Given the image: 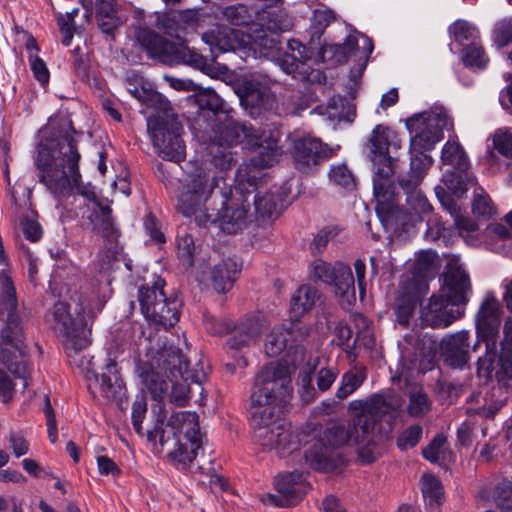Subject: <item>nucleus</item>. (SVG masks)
<instances>
[{"mask_svg":"<svg viewBox=\"0 0 512 512\" xmlns=\"http://www.w3.org/2000/svg\"><path fill=\"white\" fill-rule=\"evenodd\" d=\"M290 368L272 363L257 375L251 401V426L254 440L263 449L274 451L280 457L297 452L301 446L306 462L316 470L330 471L337 467L334 450L366 440L378 419L395 418L402 400L394 392L375 394L366 400H354L349 410L355 413L347 423L336 424L325 430L293 429L281 417L292 397Z\"/></svg>","mask_w":512,"mask_h":512,"instance_id":"nucleus-1","label":"nucleus"},{"mask_svg":"<svg viewBox=\"0 0 512 512\" xmlns=\"http://www.w3.org/2000/svg\"><path fill=\"white\" fill-rule=\"evenodd\" d=\"M289 29L288 22H282L275 15H268L265 24L254 23L249 28L217 26L202 35L211 52L239 51L241 58L266 57L274 59L278 54V41L274 34Z\"/></svg>","mask_w":512,"mask_h":512,"instance_id":"nucleus-2","label":"nucleus"},{"mask_svg":"<svg viewBox=\"0 0 512 512\" xmlns=\"http://www.w3.org/2000/svg\"><path fill=\"white\" fill-rule=\"evenodd\" d=\"M157 422L153 430L147 431L150 441L159 442L167 447L168 457L182 468L188 467L197 457L202 448V434L199 427V417L190 411L173 413L164 424L165 410L161 403L153 408Z\"/></svg>","mask_w":512,"mask_h":512,"instance_id":"nucleus-3","label":"nucleus"},{"mask_svg":"<svg viewBox=\"0 0 512 512\" xmlns=\"http://www.w3.org/2000/svg\"><path fill=\"white\" fill-rule=\"evenodd\" d=\"M470 281L459 259L453 258L442 278L440 295L432 296L421 310L425 326L445 328L464 314L462 306L468 301Z\"/></svg>","mask_w":512,"mask_h":512,"instance_id":"nucleus-4","label":"nucleus"},{"mask_svg":"<svg viewBox=\"0 0 512 512\" xmlns=\"http://www.w3.org/2000/svg\"><path fill=\"white\" fill-rule=\"evenodd\" d=\"M396 138L393 130L378 125L371 137V161L374 168L373 195L376 213L382 224L388 228L398 219L396 193L393 182L394 160L388 155L390 140Z\"/></svg>","mask_w":512,"mask_h":512,"instance_id":"nucleus-5","label":"nucleus"},{"mask_svg":"<svg viewBox=\"0 0 512 512\" xmlns=\"http://www.w3.org/2000/svg\"><path fill=\"white\" fill-rule=\"evenodd\" d=\"M225 137L228 142L227 145L222 142H213L208 146L211 163L221 171L229 169L235 161L230 150L232 144L242 143L248 148L259 149L250 163L243 164L250 166L251 174L258 171L261 176V169L273 165L280 156V150L275 139L267 140V138H263L255 129L246 124L227 126Z\"/></svg>","mask_w":512,"mask_h":512,"instance_id":"nucleus-6","label":"nucleus"},{"mask_svg":"<svg viewBox=\"0 0 512 512\" xmlns=\"http://www.w3.org/2000/svg\"><path fill=\"white\" fill-rule=\"evenodd\" d=\"M35 164L39 170L40 182L61 204L64 193V120L60 116L50 117L39 131Z\"/></svg>","mask_w":512,"mask_h":512,"instance_id":"nucleus-7","label":"nucleus"},{"mask_svg":"<svg viewBox=\"0 0 512 512\" xmlns=\"http://www.w3.org/2000/svg\"><path fill=\"white\" fill-rule=\"evenodd\" d=\"M260 179L258 171L251 174L250 166L241 165L235 178L231 197L224 203L218 217L221 230L234 234L243 230L251 221L254 213L251 210V193Z\"/></svg>","mask_w":512,"mask_h":512,"instance_id":"nucleus-8","label":"nucleus"},{"mask_svg":"<svg viewBox=\"0 0 512 512\" xmlns=\"http://www.w3.org/2000/svg\"><path fill=\"white\" fill-rule=\"evenodd\" d=\"M137 41L152 57H159L165 61L183 62L204 71L213 78L224 74L226 67L214 68L207 60L195 50L189 48L181 39L169 42L155 35L148 29H139L136 33Z\"/></svg>","mask_w":512,"mask_h":512,"instance_id":"nucleus-9","label":"nucleus"},{"mask_svg":"<svg viewBox=\"0 0 512 512\" xmlns=\"http://www.w3.org/2000/svg\"><path fill=\"white\" fill-rule=\"evenodd\" d=\"M447 113L443 109L425 111L406 120L410 134V151L432 150L442 139L443 131L452 128Z\"/></svg>","mask_w":512,"mask_h":512,"instance_id":"nucleus-10","label":"nucleus"},{"mask_svg":"<svg viewBox=\"0 0 512 512\" xmlns=\"http://www.w3.org/2000/svg\"><path fill=\"white\" fill-rule=\"evenodd\" d=\"M69 301L66 302V349L75 352L85 349L90 344L93 313L87 297L76 286L70 285Z\"/></svg>","mask_w":512,"mask_h":512,"instance_id":"nucleus-11","label":"nucleus"},{"mask_svg":"<svg viewBox=\"0 0 512 512\" xmlns=\"http://www.w3.org/2000/svg\"><path fill=\"white\" fill-rule=\"evenodd\" d=\"M462 172L463 171L446 173L443 177L444 186H437L435 188L436 195L441 205L450 213L461 235L464 232L471 233L478 230V225L473 220L462 215L460 207L451 197V195L457 198L462 197L466 193L468 186L474 184V179Z\"/></svg>","mask_w":512,"mask_h":512,"instance_id":"nucleus-12","label":"nucleus"},{"mask_svg":"<svg viewBox=\"0 0 512 512\" xmlns=\"http://www.w3.org/2000/svg\"><path fill=\"white\" fill-rule=\"evenodd\" d=\"M308 275L314 281L333 284L335 295L342 307L349 308L355 303L354 279L348 265L337 263L333 266L322 259H316L310 263Z\"/></svg>","mask_w":512,"mask_h":512,"instance_id":"nucleus-13","label":"nucleus"},{"mask_svg":"<svg viewBox=\"0 0 512 512\" xmlns=\"http://www.w3.org/2000/svg\"><path fill=\"white\" fill-rule=\"evenodd\" d=\"M147 127L159 156L170 161H180L185 147L180 139L181 124L174 118H148Z\"/></svg>","mask_w":512,"mask_h":512,"instance_id":"nucleus-14","label":"nucleus"},{"mask_svg":"<svg viewBox=\"0 0 512 512\" xmlns=\"http://www.w3.org/2000/svg\"><path fill=\"white\" fill-rule=\"evenodd\" d=\"M163 281L155 283L153 288H141L139 301L144 316L165 328L174 326L179 320V303L167 300L163 293Z\"/></svg>","mask_w":512,"mask_h":512,"instance_id":"nucleus-15","label":"nucleus"},{"mask_svg":"<svg viewBox=\"0 0 512 512\" xmlns=\"http://www.w3.org/2000/svg\"><path fill=\"white\" fill-rule=\"evenodd\" d=\"M218 180L208 173L191 174L181 182L178 194V210L187 217L201 212Z\"/></svg>","mask_w":512,"mask_h":512,"instance_id":"nucleus-16","label":"nucleus"},{"mask_svg":"<svg viewBox=\"0 0 512 512\" xmlns=\"http://www.w3.org/2000/svg\"><path fill=\"white\" fill-rule=\"evenodd\" d=\"M429 150L410 151V174L400 180L401 187L407 193V200L416 213H427L431 210L426 197L416 188L421 183L425 171L433 164V158L427 154Z\"/></svg>","mask_w":512,"mask_h":512,"instance_id":"nucleus-17","label":"nucleus"},{"mask_svg":"<svg viewBox=\"0 0 512 512\" xmlns=\"http://www.w3.org/2000/svg\"><path fill=\"white\" fill-rule=\"evenodd\" d=\"M157 353L159 354L158 361H162L164 365H168L172 368L171 373L174 378L177 377V374L181 375L183 378V382H173L170 401L178 406L185 405L190 398V392L186 382L190 379L194 383L201 384L205 380V374L203 372H196L187 374V376L184 377L181 373L183 364L182 354L178 348L163 346L157 350Z\"/></svg>","mask_w":512,"mask_h":512,"instance_id":"nucleus-18","label":"nucleus"},{"mask_svg":"<svg viewBox=\"0 0 512 512\" xmlns=\"http://www.w3.org/2000/svg\"><path fill=\"white\" fill-rule=\"evenodd\" d=\"M83 137L82 132H77L73 127L66 125V193L69 190L86 199H92V187L82 182L78 167L81 156L77 145Z\"/></svg>","mask_w":512,"mask_h":512,"instance_id":"nucleus-19","label":"nucleus"},{"mask_svg":"<svg viewBox=\"0 0 512 512\" xmlns=\"http://www.w3.org/2000/svg\"><path fill=\"white\" fill-rule=\"evenodd\" d=\"M280 497L268 494L266 502L275 506H289L298 501L308 490L303 475L298 472L279 474L274 481Z\"/></svg>","mask_w":512,"mask_h":512,"instance_id":"nucleus-20","label":"nucleus"},{"mask_svg":"<svg viewBox=\"0 0 512 512\" xmlns=\"http://www.w3.org/2000/svg\"><path fill=\"white\" fill-rule=\"evenodd\" d=\"M240 271V265L234 258H227L220 262L203 267L199 280L211 286L217 293H225L233 286L234 276Z\"/></svg>","mask_w":512,"mask_h":512,"instance_id":"nucleus-21","label":"nucleus"},{"mask_svg":"<svg viewBox=\"0 0 512 512\" xmlns=\"http://www.w3.org/2000/svg\"><path fill=\"white\" fill-rule=\"evenodd\" d=\"M334 148H329L317 138L303 137L295 140L292 155L296 166L307 171L333 155Z\"/></svg>","mask_w":512,"mask_h":512,"instance_id":"nucleus-22","label":"nucleus"},{"mask_svg":"<svg viewBox=\"0 0 512 512\" xmlns=\"http://www.w3.org/2000/svg\"><path fill=\"white\" fill-rule=\"evenodd\" d=\"M500 304L493 296H487L483 301L477 317L476 327L479 340L486 342V349L494 347L499 333Z\"/></svg>","mask_w":512,"mask_h":512,"instance_id":"nucleus-23","label":"nucleus"},{"mask_svg":"<svg viewBox=\"0 0 512 512\" xmlns=\"http://www.w3.org/2000/svg\"><path fill=\"white\" fill-rule=\"evenodd\" d=\"M63 278L59 268L54 269L49 281V291L54 299L53 308L45 316L46 323L59 333L64 332V302L61 300Z\"/></svg>","mask_w":512,"mask_h":512,"instance_id":"nucleus-24","label":"nucleus"},{"mask_svg":"<svg viewBox=\"0 0 512 512\" xmlns=\"http://www.w3.org/2000/svg\"><path fill=\"white\" fill-rule=\"evenodd\" d=\"M441 347L449 365L461 368L467 363L469 353L467 332L460 331L445 337L442 340Z\"/></svg>","mask_w":512,"mask_h":512,"instance_id":"nucleus-25","label":"nucleus"},{"mask_svg":"<svg viewBox=\"0 0 512 512\" xmlns=\"http://www.w3.org/2000/svg\"><path fill=\"white\" fill-rule=\"evenodd\" d=\"M241 101L248 105L263 109L272 108L275 97L265 86L255 81H246L242 84Z\"/></svg>","mask_w":512,"mask_h":512,"instance_id":"nucleus-26","label":"nucleus"},{"mask_svg":"<svg viewBox=\"0 0 512 512\" xmlns=\"http://www.w3.org/2000/svg\"><path fill=\"white\" fill-rule=\"evenodd\" d=\"M318 299L317 290L309 285L300 286L291 298L290 317L299 320L308 313Z\"/></svg>","mask_w":512,"mask_h":512,"instance_id":"nucleus-27","label":"nucleus"},{"mask_svg":"<svg viewBox=\"0 0 512 512\" xmlns=\"http://www.w3.org/2000/svg\"><path fill=\"white\" fill-rule=\"evenodd\" d=\"M96 6L97 20L101 31L105 34H113L123 22L115 0H97Z\"/></svg>","mask_w":512,"mask_h":512,"instance_id":"nucleus-28","label":"nucleus"},{"mask_svg":"<svg viewBox=\"0 0 512 512\" xmlns=\"http://www.w3.org/2000/svg\"><path fill=\"white\" fill-rule=\"evenodd\" d=\"M319 115L326 117V119L335 124L340 121H351L353 116V109L349 102L342 96H333L326 106L317 108Z\"/></svg>","mask_w":512,"mask_h":512,"instance_id":"nucleus-29","label":"nucleus"},{"mask_svg":"<svg viewBox=\"0 0 512 512\" xmlns=\"http://www.w3.org/2000/svg\"><path fill=\"white\" fill-rule=\"evenodd\" d=\"M288 48L290 52L283 59V70L296 77L300 66L310 59V53L307 47L297 40L289 41Z\"/></svg>","mask_w":512,"mask_h":512,"instance_id":"nucleus-30","label":"nucleus"},{"mask_svg":"<svg viewBox=\"0 0 512 512\" xmlns=\"http://www.w3.org/2000/svg\"><path fill=\"white\" fill-rule=\"evenodd\" d=\"M373 50L371 39L363 34H353L347 37L343 51L349 57L354 56L362 64H366L369 55Z\"/></svg>","mask_w":512,"mask_h":512,"instance_id":"nucleus-31","label":"nucleus"},{"mask_svg":"<svg viewBox=\"0 0 512 512\" xmlns=\"http://www.w3.org/2000/svg\"><path fill=\"white\" fill-rule=\"evenodd\" d=\"M442 164L451 166L458 171H465L469 166L467 155L456 140H449L445 143L441 152Z\"/></svg>","mask_w":512,"mask_h":512,"instance_id":"nucleus-32","label":"nucleus"},{"mask_svg":"<svg viewBox=\"0 0 512 512\" xmlns=\"http://www.w3.org/2000/svg\"><path fill=\"white\" fill-rule=\"evenodd\" d=\"M99 386L103 397L111 399L122 390L123 382L119 376L118 369L115 363L106 365L105 372L101 374Z\"/></svg>","mask_w":512,"mask_h":512,"instance_id":"nucleus-33","label":"nucleus"},{"mask_svg":"<svg viewBox=\"0 0 512 512\" xmlns=\"http://www.w3.org/2000/svg\"><path fill=\"white\" fill-rule=\"evenodd\" d=\"M138 373L152 397L156 400H162L168 389V384L162 376L153 370L141 366L138 367Z\"/></svg>","mask_w":512,"mask_h":512,"instance_id":"nucleus-34","label":"nucleus"},{"mask_svg":"<svg viewBox=\"0 0 512 512\" xmlns=\"http://www.w3.org/2000/svg\"><path fill=\"white\" fill-rule=\"evenodd\" d=\"M499 365L501 372L512 378V319L507 320L504 326V339L501 345Z\"/></svg>","mask_w":512,"mask_h":512,"instance_id":"nucleus-35","label":"nucleus"},{"mask_svg":"<svg viewBox=\"0 0 512 512\" xmlns=\"http://www.w3.org/2000/svg\"><path fill=\"white\" fill-rule=\"evenodd\" d=\"M407 412L412 417H420L431 409V401L421 387H413L408 392Z\"/></svg>","mask_w":512,"mask_h":512,"instance_id":"nucleus-36","label":"nucleus"},{"mask_svg":"<svg viewBox=\"0 0 512 512\" xmlns=\"http://www.w3.org/2000/svg\"><path fill=\"white\" fill-rule=\"evenodd\" d=\"M491 147L505 158H512V128L500 127L488 138Z\"/></svg>","mask_w":512,"mask_h":512,"instance_id":"nucleus-37","label":"nucleus"},{"mask_svg":"<svg viewBox=\"0 0 512 512\" xmlns=\"http://www.w3.org/2000/svg\"><path fill=\"white\" fill-rule=\"evenodd\" d=\"M472 212L476 217L485 220L491 218L497 212L489 195L480 187L474 190Z\"/></svg>","mask_w":512,"mask_h":512,"instance_id":"nucleus-38","label":"nucleus"},{"mask_svg":"<svg viewBox=\"0 0 512 512\" xmlns=\"http://www.w3.org/2000/svg\"><path fill=\"white\" fill-rule=\"evenodd\" d=\"M287 336L288 331L284 327H274L266 337L265 354L271 357L278 356L287 345Z\"/></svg>","mask_w":512,"mask_h":512,"instance_id":"nucleus-39","label":"nucleus"},{"mask_svg":"<svg viewBox=\"0 0 512 512\" xmlns=\"http://www.w3.org/2000/svg\"><path fill=\"white\" fill-rule=\"evenodd\" d=\"M421 490L425 501L429 505L440 504L443 497V488L440 480L434 475L426 473L422 476Z\"/></svg>","mask_w":512,"mask_h":512,"instance_id":"nucleus-40","label":"nucleus"},{"mask_svg":"<svg viewBox=\"0 0 512 512\" xmlns=\"http://www.w3.org/2000/svg\"><path fill=\"white\" fill-rule=\"evenodd\" d=\"M100 209L101 215L96 216L94 228L109 242H113L117 239L118 232L110 217L111 210L109 207H101Z\"/></svg>","mask_w":512,"mask_h":512,"instance_id":"nucleus-41","label":"nucleus"},{"mask_svg":"<svg viewBox=\"0 0 512 512\" xmlns=\"http://www.w3.org/2000/svg\"><path fill=\"white\" fill-rule=\"evenodd\" d=\"M254 204L253 213L259 217H271L276 213V197L270 193L251 196Z\"/></svg>","mask_w":512,"mask_h":512,"instance_id":"nucleus-42","label":"nucleus"},{"mask_svg":"<svg viewBox=\"0 0 512 512\" xmlns=\"http://www.w3.org/2000/svg\"><path fill=\"white\" fill-rule=\"evenodd\" d=\"M364 381V374L361 370L346 373L340 387L337 390V397L344 399L351 395Z\"/></svg>","mask_w":512,"mask_h":512,"instance_id":"nucleus-43","label":"nucleus"},{"mask_svg":"<svg viewBox=\"0 0 512 512\" xmlns=\"http://www.w3.org/2000/svg\"><path fill=\"white\" fill-rule=\"evenodd\" d=\"M463 63L472 68H484L488 62L481 46L473 43L466 47L462 55Z\"/></svg>","mask_w":512,"mask_h":512,"instance_id":"nucleus-44","label":"nucleus"},{"mask_svg":"<svg viewBox=\"0 0 512 512\" xmlns=\"http://www.w3.org/2000/svg\"><path fill=\"white\" fill-rule=\"evenodd\" d=\"M178 255L182 259L184 265L191 266L193 264V255L196 250L194 240L188 233L179 235L177 239Z\"/></svg>","mask_w":512,"mask_h":512,"instance_id":"nucleus-45","label":"nucleus"},{"mask_svg":"<svg viewBox=\"0 0 512 512\" xmlns=\"http://www.w3.org/2000/svg\"><path fill=\"white\" fill-rule=\"evenodd\" d=\"M373 436H374V429L369 432L365 441H363L360 444L353 445V447L356 448L359 460L362 463H371L378 456V451L376 449V445L373 440Z\"/></svg>","mask_w":512,"mask_h":512,"instance_id":"nucleus-46","label":"nucleus"},{"mask_svg":"<svg viewBox=\"0 0 512 512\" xmlns=\"http://www.w3.org/2000/svg\"><path fill=\"white\" fill-rule=\"evenodd\" d=\"M446 450V438L443 435H437L429 445L423 449V456L430 462H438L444 458Z\"/></svg>","mask_w":512,"mask_h":512,"instance_id":"nucleus-47","label":"nucleus"},{"mask_svg":"<svg viewBox=\"0 0 512 512\" xmlns=\"http://www.w3.org/2000/svg\"><path fill=\"white\" fill-rule=\"evenodd\" d=\"M354 325L357 329L356 340L369 347L373 345L374 338L371 330V322L363 315L354 316Z\"/></svg>","mask_w":512,"mask_h":512,"instance_id":"nucleus-48","label":"nucleus"},{"mask_svg":"<svg viewBox=\"0 0 512 512\" xmlns=\"http://www.w3.org/2000/svg\"><path fill=\"white\" fill-rule=\"evenodd\" d=\"M426 237L431 240L443 239V242L448 244L454 237V231L444 227L440 221L433 219L428 222Z\"/></svg>","mask_w":512,"mask_h":512,"instance_id":"nucleus-49","label":"nucleus"},{"mask_svg":"<svg viewBox=\"0 0 512 512\" xmlns=\"http://www.w3.org/2000/svg\"><path fill=\"white\" fill-rule=\"evenodd\" d=\"M493 40L499 48L512 41V18L504 19L495 26Z\"/></svg>","mask_w":512,"mask_h":512,"instance_id":"nucleus-50","label":"nucleus"},{"mask_svg":"<svg viewBox=\"0 0 512 512\" xmlns=\"http://www.w3.org/2000/svg\"><path fill=\"white\" fill-rule=\"evenodd\" d=\"M450 33L453 35L456 41L462 42L469 39H474L478 31L470 23L462 20H458L450 27Z\"/></svg>","mask_w":512,"mask_h":512,"instance_id":"nucleus-51","label":"nucleus"},{"mask_svg":"<svg viewBox=\"0 0 512 512\" xmlns=\"http://www.w3.org/2000/svg\"><path fill=\"white\" fill-rule=\"evenodd\" d=\"M422 428L419 425H413L403 431L397 440V445L401 450L414 447L420 441Z\"/></svg>","mask_w":512,"mask_h":512,"instance_id":"nucleus-52","label":"nucleus"},{"mask_svg":"<svg viewBox=\"0 0 512 512\" xmlns=\"http://www.w3.org/2000/svg\"><path fill=\"white\" fill-rule=\"evenodd\" d=\"M146 410L147 403L144 396H137L132 405V424L135 431L140 435L143 434L142 422L145 418Z\"/></svg>","mask_w":512,"mask_h":512,"instance_id":"nucleus-53","label":"nucleus"},{"mask_svg":"<svg viewBox=\"0 0 512 512\" xmlns=\"http://www.w3.org/2000/svg\"><path fill=\"white\" fill-rule=\"evenodd\" d=\"M330 179L344 188L354 187L353 174L348 170L345 165L333 166L330 170Z\"/></svg>","mask_w":512,"mask_h":512,"instance_id":"nucleus-54","label":"nucleus"},{"mask_svg":"<svg viewBox=\"0 0 512 512\" xmlns=\"http://www.w3.org/2000/svg\"><path fill=\"white\" fill-rule=\"evenodd\" d=\"M259 334V325L252 323L250 327L243 329L242 332L232 340L231 346L237 349L248 346L258 338Z\"/></svg>","mask_w":512,"mask_h":512,"instance_id":"nucleus-55","label":"nucleus"},{"mask_svg":"<svg viewBox=\"0 0 512 512\" xmlns=\"http://www.w3.org/2000/svg\"><path fill=\"white\" fill-rule=\"evenodd\" d=\"M31 70L34 77L42 84L45 85L49 81V71L45 62L36 54L28 55Z\"/></svg>","mask_w":512,"mask_h":512,"instance_id":"nucleus-56","label":"nucleus"},{"mask_svg":"<svg viewBox=\"0 0 512 512\" xmlns=\"http://www.w3.org/2000/svg\"><path fill=\"white\" fill-rule=\"evenodd\" d=\"M491 498L497 505L504 507L505 502L510 501L512 498V482L508 480L499 482L496 485Z\"/></svg>","mask_w":512,"mask_h":512,"instance_id":"nucleus-57","label":"nucleus"},{"mask_svg":"<svg viewBox=\"0 0 512 512\" xmlns=\"http://www.w3.org/2000/svg\"><path fill=\"white\" fill-rule=\"evenodd\" d=\"M415 305L414 298L408 296L407 298H399L397 302V320L401 325L406 326L409 321V315Z\"/></svg>","mask_w":512,"mask_h":512,"instance_id":"nucleus-58","label":"nucleus"},{"mask_svg":"<svg viewBox=\"0 0 512 512\" xmlns=\"http://www.w3.org/2000/svg\"><path fill=\"white\" fill-rule=\"evenodd\" d=\"M44 413L46 417V425H47V432H48V438L49 441L54 444L57 441V426H56V419L55 415L50 403V399L48 396L45 397V407H44Z\"/></svg>","mask_w":512,"mask_h":512,"instance_id":"nucleus-59","label":"nucleus"},{"mask_svg":"<svg viewBox=\"0 0 512 512\" xmlns=\"http://www.w3.org/2000/svg\"><path fill=\"white\" fill-rule=\"evenodd\" d=\"M8 440L15 457L19 458L27 454L29 450V443L21 434L10 432Z\"/></svg>","mask_w":512,"mask_h":512,"instance_id":"nucleus-60","label":"nucleus"},{"mask_svg":"<svg viewBox=\"0 0 512 512\" xmlns=\"http://www.w3.org/2000/svg\"><path fill=\"white\" fill-rule=\"evenodd\" d=\"M225 16L232 24L243 26L246 24L247 9L243 5L231 6L226 8Z\"/></svg>","mask_w":512,"mask_h":512,"instance_id":"nucleus-61","label":"nucleus"},{"mask_svg":"<svg viewBox=\"0 0 512 512\" xmlns=\"http://www.w3.org/2000/svg\"><path fill=\"white\" fill-rule=\"evenodd\" d=\"M14 383L11 378L0 369V400L3 403H9L13 398Z\"/></svg>","mask_w":512,"mask_h":512,"instance_id":"nucleus-62","label":"nucleus"},{"mask_svg":"<svg viewBox=\"0 0 512 512\" xmlns=\"http://www.w3.org/2000/svg\"><path fill=\"white\" fill-rule=\"evenodd\" d=\"M21 225H22L23 233H24L26 239H28L29 241L36 242L41 238L42 229L38 222H36L32 219H29V218H25L21 222Z\"/></svg>","mask_w":512,"mask_h":512,"instance_id":"nucleus-63","label":"nucleus"},{"mask_svg":"<svg viewBox=\"0 0 512 512\" xmlns=\"http://www.w3.org/2000/svg\"><path fill=\"white\" fill-rule=\"evenodd\" d=\"M299 393L304 402H310L315 398V389L312 386L310 374H304L300 379Z\"/></svg>","mask_w":512,"mask_h":512,"instance_id":"nucleus-64","label":"nucleus"}]
</instances>
